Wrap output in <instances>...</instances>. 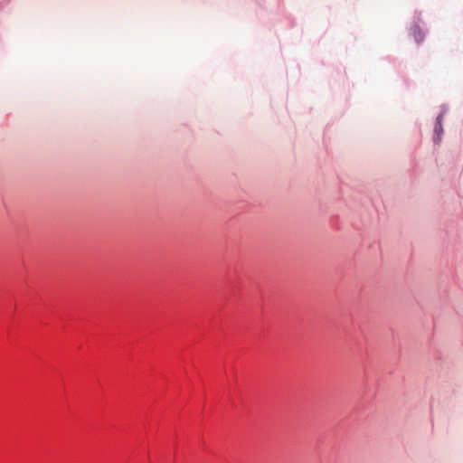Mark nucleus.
Wrapping results in <instances>:
<instances>
[{
	"label": "nucleus",
	"mask_w": 463,
	"mask_h": 463,
	"mask_svg": "<svg viewBox=\"0 0 463 463\" xmlns=\"http://www.w3.org/2000/svg\"><path fill=\"white\" fill-rule=\"evenodd\" d=\"M447 111H448V107L443 105L441 107L440 113L438 115V117L436 118V123H435V127H434V137H433L435 144H439L441 140V136L443 134L442 120H443V117L447 113Z\"/></svg>",
	"instance_id": "nucleus-1"
},
{
	"label": "nucleus",
	"mask_w": 463,
	"mask_h": 463,
	"mask_svg": "<svg viewBox=\"0 0 463 463\" xmlns=\"http://www.w3.org/2000/svg\"><path fill=\"white\" fill-rule=\"evenodd\" d=\"M411 34L413 35L415 41L418 43H420V42L423 41L424 33H422L421 29L418 25H415L411 28Z\"/></svg>",
	"instance_id": "nucleus-2"
}]
</instances>
